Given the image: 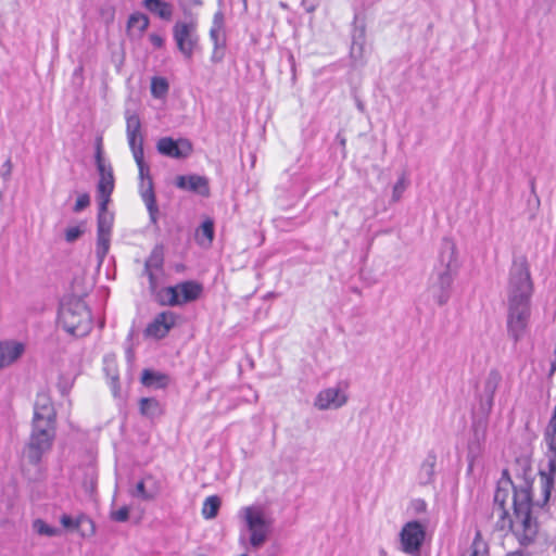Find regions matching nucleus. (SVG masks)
<instances>
[{
  "mask_svg": "<svg viewBox=\"0 0 556 556\" xmlns=\"http://www.w3.org/2000/svg\"><path fill=\"white\" fill-rule=\"evenodd\" d=\"M531 488H516L510 480L500 481L494 494L493 513L498 516L496 528L511 532L518 542L527 546L538 533V522L531 516Z\"/></svg>",
  "mask_w": 556,
  "mask_h": 556,
  "instance_id": "1",
  "label": "nucleus"
},
{
  "mask_svg": "<svg viewBox=\"0 0 556 556\" xmlns=\"http://www.w3.org/2000/svg\"><path fill=\"white\" fill-rule=\"evenodd\" d=\"M531 294L532 281L527 261L525 258L515 260L509 270L507 288V332L515 343L526 334L530 317Z\"/></svg>",
  "mask_w": 556,
  "mask_h": 556,
  "instance_id": "2",
  "label": "nucleus"
},
{
  "mask_svg": "<svg viewBox=\"0 0 556 556\" xmlns=\"http://www.w3.org/2000/svg\"><path fill=\"white\" fill-rule=\"evenodd\" d=\"M55 438V425L34 424L28 443L24 448V458L28 464L36 467L33 480H40L43 477V469L40 466L41 459L51 447Z\"/></svg>",
  "mask_w": 556,
  "mask_h": 556,
  "instance_id": "3",
  "label": "nucleus"
},
{
  "mask_svg": "<svg viewBox=\"0 0 556 556\" xmlns=\"http://www.w3.org/2000/svg\"><path fill=\"white\" fill-rule=\"evenodd\" d=\"M441 262L444 264V268L437 273L428 287L429 295L440 306L445 305L448 302L455 276V268L453 265L455 262V248L451 242H446L444 244V249L441 253Z\"/></svg>",
  "mask_w": 556,
  "mask_h": 556,
  "instance_id": "4",
  "label": "nucleus"
},
{
  "mask_svg": "<svg viewBox=\"0 0 556 556\" xmlns=\"http://www.w3.org/2000/svg\"><path fill=\"white\" fill-rule=\"evenodd\" d=\"M59 321L71 334L83 337L91 329V315L86 303L77 298H71L61 303Z\"/></svg>",
  "mask_w": 556,
  "mask_h": 556,
  "instance_id": "5",
  "label": "nucleus"
},
{
  "mask_svg": "<svg viewBox=\"0 0 556 556\" xmlns=\"http://www.w3.org/2000/svg\"><path fill=\"white\" fill-rule=\"evenodd\" d=\"M240 516L249 533L250 548H261L269 538L273 520L266 517L264 508L260 505H251L241 508Z\"/></svg>",
  "mask_w": 556,
  "mask_h": 556,
  "instance_id": "6",
  "label": "nucleus"
},
{
  "mask_svg": "<svg viewBox=\"0 0 556 556\" xmlns=\"http://www.w3.org/2000/svg\"><path fill=\"white\" fill-rule=\"evenodd\" d=\"M203 286L195 280H186L175 286L162 288L156 293V300L164 306H182L200 299Z\"/></svg>",
  "mask_w": 556,
  "mask_h": 556,
  "instance_id": "7",
  "label": "nucleus"
},
{
  "mask_svg": "<svg viewBox=\"0 0 556 556\" xmlns=\"http://www.w3.org/2000/svg\"><path fill=\"white\" fill-rule=\"evenodd\" d=\"M198 25L195 22H176L173 27V37L178 50L190 59L198 45L199 36L197 31Z\"/></svg>",
  "mask_w": 556,
  "mask_h": 556,
  "instance_id": "8",
  "label": "nucleus"
},
{
  "mask_svg": "<svg viewBox=\"0 0 556 556\" xmlns=\"http://www.w3.org/2000/svg\"><path fill=\"white\" fill-rule=\"evenodd\" d=\"M426 536V529L419 521H408L400 532L402 551L409 555L418 554Z\"/></svg>",
  "mask_w": 556,
  "mask_h": 556,
  "instance_id": "9",
  "label": "nucleus"
},
{
  "mask_svg": "<svg viewBox=\"0 0 556 556\" xmlns=\"http://www.w3.org/2000/svg\"><path fill=\"white\" fill-rule=\"evenodd\" d=\"M210 39L214 45L211 60L214 63L220 62L224 59L226 48V25L223 10H218L213 16Z\"/></svg>",
  "mask_w": 556,
  "mask_h": 556,
  "instance_id": "10",
  "label": "nucleus"
},
{
  "mask_svg": "<svg viewBox=\"0 0 556 556\" xmlns=\"http://www.w3.org/2000/svg\"><path fill=\"white\" fill-rule=\"evenodd\" d=\"M157 151L173 159H185L192 152V144L187 139L174 140L170 137H163L157 141Z\"/></svg>",
  "mask_w": 556,
  "mask_h": 556,
  "instance_id": "11",
  "label": "nucleus"
},
{
  "mask_svg": "<svg viewBox=\"0 0 556 556\" xmlns=\"http://www.w3.org/2000/svg\"><path fill=\"white\" fill-rule=\"evenodd\" d=\"M346 401L348 396L340 388H328L317 394L314 405L320 410L337 409Z\"/></svg>",
  "mask_w": 556,
  "mask_h": 556,
  "instance_id": "12",
  "label": "nucleus"
},
{
  "mask_svg": "<svg viewBox=\"0 0 556 556\" xmlns=\"http://www.w3.org/2000/svg\"><path fill=\"white\" fill-rule=\"evenodd\" d=\"M139 177L141 180L140 195L149 212L151 224L156 225L159 217V207L155 200L152 178L149 176V169L144 172L143 177H141L140 175Z\"/></svg>",
  "mask_w": 556,
  "mask_h": 556,
  "instance_id": "13",
  "label": "nucleus"
},
{
  "mask_svg": "<svg viewBox=\"0 0 556 556\" xmlns=\"http://www.w3.org/2000/svg\"><path fill=\"white\" fill-rule=\"evenodd\" d=\"M176 318V314L169 311L157 314L147 327V334L156 339L164 338L175 326Z\"/></svg>",
  "mask_w": 556,
  "mask_h": 556,
  "instance_id": "14",
  "label": "nucleus"
},
{
  "mask_svg": "<svg viewBox=\"0 0 556 556\" xmlns=\"http://www.w3.org/2000/svg\"><path fill=\"white\" fill-rule=\"evenodd\" d=\"M34 424L55 425V410L50 397L38 394L34 407Z\"/></svg>",
  "mask_w": 556,
  "mask_h": 556,
  "instance_id": "15",
  "label": "nucleus"
},
{
  "mask_svg": "<svg viewBox=\"0 0 556 556\" xmlns=\"http://www.w3.org/2000/svg\"><path fill=\"white\" fill-rule=\"evenodd\" d=\"M25 352V345L14 340L0 341V370L14 364Z\"/></svg>",
  "mask_w": 556,
  "mask_h": 556,
  "instance_id": "16",
  "label": "nucleus"
},
{
  "mask_svg": "<svg viewBox=\"0 0 556 556\" xmlns=\"http://www.w3.org/2000/svg\"><path fill=\"white\" fill-rule=\"evenodd\" d=\"M176 186L180 189L195 192L200 195L210 194L208 180L199 175H181L176 178Z\"/></svg>",
  "mask_w": 556,
  "mask_h": 556,
  "instance_id": "17",
  "label": "nucleus"
},
{
  "mask_svg": "<svg viewBox=\"0 0 556 556\" xmlns=\"http://www.w3.org/2000/svg\"><path fill=\"white\" fill-rule=\"evenodd\" d=\"M437 454L430 451L421 462L417 471V482L420 485H429L433 483L435 478Z\"/></svg>",
  "mask_w": 556,
  "mask_h": 556,
  "instance_id": "18",
  "label": "nucleus"
},
{
  "mask_svg": "<svg viewBox=\"0 0 556 556\" xmlns=\"http://www.w3.org/2000/svg\"><path fill=\"white\" fill-rule=\"evenodd\" d=\"M144 8L162 20L169 21L173 16V5L163 0H144Z\"/></svg>",
  "mask_w": 556,
  "mask_h": 556,
  "instance_id": "19",
  "label": "nucleus"
},
{
  "mask_svg": "<svg viewBox=\"0 0 556 556\" xmlns=\"http://www.w3.org/2000/svg\"><path fill=\"white\" fill-rule=\"evenodd\" d=\"M168 376L160 371L144 369L141 375V383L148 388L163 389L168 384Z\"/></svg>",
  "mask_w": 556,
  "mask_h": 556,
  "instance_id": "20",
  "label": "nucleus"
},
{
  "mask_svg": "<svg viewBox=\"0 0 556 556\" xmlns=\"http://www.w3.org/2000/svg\"><path fill=\"white\" fill-rule=\"evenodd\" d=\"M106 200H102L98 213V228L97 233L111 235L114 217L113 214L108 212Z\"/></svg>",
  "mask_w": 556,
  "mask_h": 556,
  "instance_id": "21",
  "label": "nucleus"
},
{
  "mask_svg": "<svg viewBox=\"0 0 556 556\" xmlns=\"http://www.w3.org/2000/svg\"><path fill=\"white\" fill-rule=\"evenodd\" d=\"M128 144L138 166L139 175L143 177L144 172L148 170V165L143 160V137L134 136V141H128Z\"/></svg>",
  "mask_w": 556,
  "mask_h": 556,
  "instance_id": "22",
  "label": "nucleus"
},
{
  "mask_svg": "<svg viewBox=\"0 0 556 556\" xmlns=\"http://www.w3.org/2000/svg\"><path fill=\"white\" fill-rule=\"evenodd\" d=\"M114 189V177L112 167L109 166L108 174H103L100 177L99 184H98V193L100 198V202L102 200H106V204L110 201V195L113 192Z\"/></svg>",
  "mask_w": 556,
  "mask_h": 556,
  "instance_id": "23",
  "label": "nucleus"
},
{
  "mask_svg": "<svg viewBox=\"0 0 556 556\" xmlns=\"http://www.w3.org/2000/svg\"><path fill=\"white\" fill-rule=\"evenodd\" d=\"M501 375L496 370H491L484 381L483 392L486 397L488 406L491 407L493 404L494 394L501 382Z\"/></svg>",
  "mask_w": 556,
  "mask_h": 556,
  "instance_id": "24",
  "label": "nucleus"
},
{
  "mask_svg": "<svg viewBox=\"0 0 556 556\" xmlns=\"http://www.w3.org/2000/svg\"><path fill=\"white\" fill-rule=\"evenodd\" d=\"M141 415L148 418H155L163 414L160 402L153 397H142L139 402Z\"/></svg>",
  "mask_w": 556,
  "mask_h": 556,
  "instance_id": "25",
  "label": "nucleus"
},
{
  "mask_svg": "<svg viewBox=\"0 0 556 556\" xmlns=\"http://www.w3.org/2000/svg\"><path fill=\"white\" fill-rule=\"evenodd\" d=\"M163 266H164V248L162 244H156L152 249L149 257L146 260L144 269L146 270H150V269L163 270Z\"/></svg>",
  "mask_w": 556,
  "mask_h": 556,
  "instance_id": "26",
  "label": "nucleus"
},
{
  "mask_svg": "<svg viewBox=\"0 0 556 556\" xmlns=\"http://www.w3.org/2000/svg\"><path fill=\"white\" fill-rule=\"evenodd\" d=\"M214 239V224L212 220H205L197 230L195 240L200 245L208 247Z\"/></svg>",
  "mask_w": 556,
  "mask_h": 556,
  "instance_id": "27",
  "label": "nucleus"
},
{
  "mask_svg": "<svg viewBox=\"0 0 556 556\" xmlns=\"http://www.w3.org/2000/svg\"><path fill=\"white\" fill-rule=\"evenodd\" d=\"M149 26V18L143 13H132L127 22L128 31H137L141 36Z\"/></svg>",
  "mask_w": 556,
  "mask_h": 556,
  "instance_id": "28",
  "label": "nucleus"
},
{
  "mask_svg": "<svg viewBox=\"0 0 556 556\" xmlns=\"http://www.w3.org/2000/svg\"><path fill=\"white\" fill-rule=\"evenodd\" d=\"M149 481H153V478L151 476L146 477L144 479L139 481L137 483L135 490L131 492V495L135 496V497L141 498L143 501H151V500H153L157 495L160 490H159V488L147 490L146 489V484Z\"/></svg>",
  "mask_w": 556,
  "mask_h": 556,
  "instance_id": "29",
  "label": "nucleus"
},
{
  "mask_svg": "<svg viewBox=\"0 0 556 556\" xmlns=\"http://www.w3.org/2000/svg\"><path fill=\"white\" fill-rule=\"evenodd\" d=\"M60 521L64 528L73 530H78L83 525L87 523L90 527V532H94L93 522L85 515H80L76 519L68 515H62Z\"/></svg>",
  "mask_w": 556,
  "mask_h": 556,
  "instance_id": "30",
  "label": "nucleus"
},
{
  "mask_svg": "<svg viewBox=\"0 0 556 556\" xmlns=\"http://www.w3.org/2000/svg\"><path fill=\"white\" fill-rule=\"evenodd\" d=\"M126 135L128 141H134V136L141 135V122L136 113H126Z\"/></svg>",
  "mask_w": 556,
  "mask_h": 556,
  "instance_id": "31",
  "label": "nucleus"
},
{
  "mask_svg": "<svg viewBox=\"0 0 556 556\" xmlns=\"http://www.w3.org/2000/svg\"><path fill=\"white\" fill-rule=\"evenodd\" d=\"M220 507V498L217 495H212L205 498L202 507V516L205 519H213L217 516Z\"/></svg>",
  "mask_w": 556,
  "mask_h": 556,
  "instance_id": "32",
  "label": "nucleus"
},
{
  "mask_svg": "<svg viewBox=\"0 0 556 556\" xmlns=\"http://www.w3.org/2000/svg\"><path fill=\"white\" fill-rule=\"evenodd\" d=\"M111 235L97 233L96 254L101 264L110 250Z\"/></svg>",
  "mask_w": 556,
  "mask_h": 556,
  "instance_id": "33",
  "label": "nucleus"
},
{
  "mask_svg": "<svg viewBox=\"0 0 556 556\" xmlns=\"http://www.w3.org/2000/svg\"><path fill=\"white\" fill-rule=\"evenodd\" d=\"M168 83L164 77H153L151 80V93L156 99L164 98L168 92Z\"/></svg>",
  "mask_w": 556,
  "mask_h": 556,
  "instance_id": "34",
  "label": "nucleus"
},
{
  "mask_svg": "<svg viewBox=\"0 0 556 556\" xmlns=\"http://www.w3.org/2000/svg\"><path fill=\"white\" fill-rule=\"evenodd\" d=\"M99 15L105 25H111L115 18V8L110 3H104L99 8Z\"/></svg>",
  "mask_w": 556,
  "mask_h": 556,
  "instance_id": "35",
  "label": "nucleus"
},
{
  "mask_svg": "<svg viewBox=\"0 0 556 556\" xmlns=\"http://www.w3.org/2000/svg\"><path fill=\"white\" fill-rule=\"evenodd\" d=\"M34 529L41 535L54 536L59 533V530L50 527L45 521L37 519L34 521Z\"/></svg>",
  "mask_w": 556,
  "mask_h": 556,
  "instance_id": "36",
  "label": "nucleus"
},
{
  "mask_svg": "<svg viewBox=\"0 0 556 556\" xmlns=\"http://www.w3.org/2000/svg\"><path fill=\"white\" fill-rule=\"evenodd\" d=\"M407 188V180L405 178V175L403 174L399 180L396 181V184L393 186V190H392V201L393 202H397L400 201V199L402 198L404 191L406 190Z\"/></svg>",
  "mask_w": 556,
  "mask_h": 556,
  "instance_id": "37",
  "label": "nucleus"
},
{
  "mask_svg": "<svg viewBox=\"0 0 556 556\" xmlns=\"http://www.w3.org/2000/svg\"><path fill=\"white\" fill-rule=\"evenodd\" d=\"M144 275L148 276V279H149V288H150V291L156 295V293L159 292L157 291V287H159V278L160 276L163 274V270H153V269H150V270H146L144 269Z\"/></svg>",
  "mask_w": 556,
  "mask_h": 556,
  "instance_id": "38",
  "label": "nucleus"
},
{
  "mask_svg": "<svg viewBox=\"0 0 556 556\" xmlns=\"http://www.w3.org/2000/svg\"><path fill=\"white\" fill-rule=\"evenodd\" d=\"M129 518V508L127 506H123L117 510L111 513V519L117 522H125Z\"/></svg>",
  "mask_w": 556,
  "mask_h": 556,
  "instance_id": "39",
  "label": "nucleus"
},
{
  "mask_svg": "<svg viewBox=\"0 0 556 556\" xmlns=\"http://www.w3.org/2000/svg\"><path fill=\"white\" fill-rule=\"evenodd\" d=\"M83 233V229L79 226L70 227L65 231V240L67 242L76 241Z\"/></svg>",
  "mask_w": 556,
  "mask_h": 556,
  "instance_id": "40",
  "label": "nucleus"
},
{
  "mask_svg": "<svg viewBox=\"0 0 556 556\" xmlns=\"http://www.w3.org/2000/svg\"><path fill=\"white\" fill-rule=\"evenodd\" d=\"M90 204V197L87 193H83L77 198L74 206V212H80Z\"/></svg>",
  "mask_w": 556,
  "mask_h": 556,
  "instance_id": "41",
  "label": "nucleus"
},
{
  "mask_svg": "<svg viewBox=\"0 0 556 556\" xmlns=\"http://www.w3.org/2000/svg\"><path fill=\"white\" fill-rule=\"evenodd\" d=\"M484 434H485L484 429H482V430H481V433H480V431H479L478 427H476V428H475V441L470 442V444H469V450H470V452H472V451H473L475 445H477V446H476V447H477V451H479V450H480V443H481V441L484 439Z\"/></svg>",
  "mask_w": 556,
  "mask_h": 556,
  "instance_id": "42",
  "label": "nucleus"
},
{
  "mask_svg": "<svg viewBox=\"0 0 556 556\" xmlns=\"http://www.w3.org/2000/svg\"><path fill=\"white\" fill-rule=\"evenodd\" d=\"M351 54L353 58H362L363 54V42L359 41L356 37L353 39Z\"/></svg>",
  "mask_w": 556,
  "mask_h": 556,
  "instance_id": "43",
  "label": "nucleus"
},
{
  "mask_svg": "<svg viewBox=\"0 0 556 556\" xmlns=\"http://www.w3.org/2000/svg\"><path fill=\"white\" fill-rule=\"evenodd\" d=\"M103 161L104 159L102 156V138H98L96 144V163H101Z\"/></svg>",
  "mask_w": 556,
  "mask_h": 556,
  "instance_id": "44",
  "label": "nucleus"
},
{
  "mask_svg": "<svg viewBox=\"0 0 556 556\" xmlns=\"http://www.w3.org/2000/svg\"><path fill=\"white\" fill-rule=\"evenodd\" d=\"M149 38H150L151 43L155 48H161L163 46V43H164V39L160 35H157V34H151L149 36Z\"/></svg>",
  "mask_w": 556,
  "mask_h": 556,
  "instance_id": "45",
  "label": "nucleus"
},
{
  "mask_svg": "<svg viewBox=\"0 0 556 556\" xmlns=\"http://www.w3.org/2000/svg\"><path fill=\"white\" fill-rule=\"evenodd\" d=\"M302 7L304 8V10L308 13H312L315 11V9L317 8V3L316 2H309L308 0H302Z\"/></svg>",
  "mask_w": 556,
  "mask_h": 556,
  "instance_id": "46",
  "label": "nucleus"
},
{
  "mask_svg": "<svg viewBox=\"0 0 556 556\" xmlns=\"http://www.w3.org/2000/svg\"><path fill=\"white\" fill-rule=\"evenodd\" d=\"M97 164V168L99 170V174H100V177L103 175V174H108V170H109V166L110 165H106L105 162H101V163H96Z\"/></svg>",
  "mask_w": 556,
  "mask_h": 556,
  "instance_id": "47",
  "label": "nucleus"
},
{
  "mask_svg": "<svg viewBox=\"0 0 556 556\" xmlns=\"http://www.w3.org/2000/svg\"><path fill=\"white\" fill-rule=\"evenodd\" d=\"M7 169V174L9 175L11 173V169H12V163H11V160H7V162L4 163L3 165Z\"/></svg>",
  "mask_w": 556,
  "mask_h": 556,
  "instance_id": "48",
  "label": "nucleus"
},
{
  "mask_svg": "<svg viewBox=\"0 0 556 556\" xmlns=\"http://www.w3.org/2000/svg\"><path fill=\"white\" fill-rule=\"evenodd\" d=\"M60 389H61L62 394H65L68 391V387L65 384H62V386L60 384Z\"/></svg>",
  "mask_w": 556,
  "mask_h": 556,
  "instance_id": "49",
  "label": "nucleus"
},
{
  "mask_svg": "<svg viewBox=\"0 0 556 556\" xmlns=\"http://www.w3.org/2000/svg\"><path fill=\"white\" fill-rule=\"evenodd\" d=\"M357 109L362 112L364 111V104L361 101L357 102Z\"/></svg>",
  "mask_w": 556,
  "mask_h": 556,
  "instance_id": "50",
  "label": "nucleus"
},
{
  "mask_svg": "<svg viewBox=\"0 0 556 556\" xmlns=\"http://www.w3.org/2000/svg\"><path fill=\"white\" fill-rule=\"evenodd\" d=\"M240 556H247V555H245V554H242V555H240Z\"/></svg>",
  "mask_w": 556,
  "mask_h": 556,
  "instance_id": "51",
  "label": "nucleus"
}]
</instances>
